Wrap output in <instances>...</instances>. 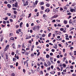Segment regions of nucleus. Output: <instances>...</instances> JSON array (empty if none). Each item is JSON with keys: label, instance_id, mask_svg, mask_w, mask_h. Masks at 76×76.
I'll return each mask as SVG.
<instances>
[{"label": "nucleus", "instance_id": "1", "mask_svg": "<svg viewBox=\"0 0 76 76\" xmlns=\"http://www.w3.org/2000/svg\"><path fill=\"white\" fill-rule=\"evenodd\" d=\"M0 37H1L0 41H1V42H2V41H3V39H4V37H3V35L1 34L0 35Z\"/></svg>", "mask_w": 76, "mask_h": 76}, {"label": "nucleus", "instance_id": "2", "mask_svg": "<svg viewBox=\"0 0 76 76\" xmlns=\"http://www.w3.org/2000/svg\"><path fill=\"white\" fill-rule=\"evenodd\" d=\"M9 45H7L6 47L5 48V49L4 50V51H7V49L9 48Z\"/></svg>", "mask_w": 76, "mask_h": 76}, {"label": "nucleus", "instance_id": "3", "mask_svg": "<svg viewBox=\"0 0 76 76\" xmlns=\"http://www.w3.org/2000/svg\"><path fill=\"white\" fill-rule=\"evenodd\" d=\"M58 17V15H54L52 18H51V20H53V19H54V18H57Z\"/></svg>", "mask_w": 76, "mask_h": 76}, {"label": "nucleus", "instance_id": "4", "mask_svg": "<svg viewBox=\"0 0 76 76\" xmlns=\"http://www.w3.org/2000/svg\"><path fill=\"white\" fill-rule=\"evenodd\" d=\"M70 10L71 12H76V10L73 9H70Z\"/></svg>", "mask_w": 76, "mask_h": 76}, {"label": "nucleus", "instance_id": "5", "mask_svg": "<svg viewBox=\"0 0 76 76\" xmlns=\"http://www.w3.org/2000/svg\"><path fill=\"white\" fill-rule=\"evenodd\" d=\"M39 28L40 26H36V30H37V31H38V30L39 29Z\"/></svg>", "mask_w": 76, "mask_h": 76}, {"label": "nucleus", "instance_id": "6", "mask_svg": "<svg viewBox=\"0 0 76 76\" xmlns=\"http://www.w3.org/2000/svg\"><path fill=\"white\" fill-rule=\"evenodd\" d=\"M50 11V9H49V8H48L47 9H46L45 10V12H47V13H48V12H49Z\"/></svg>", "mask_w": 76, "mask_h": 76}, {"label": "nucleus", "instance_id": "7", "mask_svg": "<svg viewBox=\"0 0 76 76\" xmlns=\"http://www.w3.org/2000/svg\"><path fill=\"white\" fill-rule=\"evenodd\" d=\"M48 65L50 66L51 64V63L49 61H48L47 62Z\"/></svg>", "mask_w": 76, "mask_h": 76}, {"label": "nucleus", "instance_id": "8", "mask_svg": "<svg viewBox=\"0 0 76 76\" xmlns=\"http://www.w3.org/2000/svg\"><path fill=\"white\" fill-rule=\"evenodd\" d=\"M44 4V3L43 2H40L39 3V4L40 6L42 5H43Z\"/></svg>", "mask_w": 76, "mask_h": 76}, {"label": "nucleus", "instance_id": "9", "mask_svg": "<svg viewBox=\"0 0 76 76\" xmlns=\"http://www.w3.org/2000/svg\"><path fill=\"white\" fill-rule=\"evenodd\" d=\"M40 59L42 61H45V60L44 59V58L41 57H40Z\"/></svg>", "mask_w": 76, "mask_h": 76}, {"label": "nucleus", "instance_id": "10", "mask_svg": "<svg viewBox=\"0 0 76 76\" xmlns=\"http://www.w3.org/2000/svg\"><path fill=\"white\" fill-rule=\"evenodd\" d=\"M28 2L27 1H26V3L25 4H24V6H27V5H28Z\"/></svg>", "mask_w": 76, "mask_h": 76}, {"label": "nucleus", "instance_id": "11", "mask_svg": "<svg viewBox=\"0 0 76 76\" xmlns=\"http://www.w3.org/2000/svg\"><path fill=\"white\" fill-rule=\"evenodd\" d=\"M8 7L9 8H10L11 7V5L9 4H8L7 5Z\"/></svg>", "mask_w": 76, "mask_h": 76}, {"label": "nucleus", "instance_id": "12", "mask_svg": "<svg viewBox=\"0 0 76 76\" xmlns=\"http://www.w3.org/2000/svg\"><path fill=\"white\" fill-rule=\"evenodd\" d=\"M33 29L34 31H36V30H37V29H36V26H34L33 28Z\"/></svg>", "mask_w": 76, "mask_h": 76}, {"label": "nucleus", "instance_id": "13", "mask_svg": "<svg viewBox=\"0 0 76 76\" xmlns=\"http://www.w3.org/2000/svg\"><path fill=\"white\" fill-rule=\"evenodd\" d=\"M15 7H18V2H16L15 4Z\"/></svg>", "mask_w": 76, "mask_h": 76}, {"label": "nucleus", "instance_id": "14", "mask_svg": "<svg viewBox=\"0 0 76 76\" xmlns=\"http://www.w3.org/2000/svg\"><path fill=\"white\" fill-rule=\"evenodd\" d=\"M5 56H6V60L8 59V55L7 53L5 54Z\"/></svg>", "mask_w": 76, "mask_h": 76}, {"label": "nucleus", "instance_id": "15", "mask_svg": "<svg viewBox=\"0 0 76 76\" xmlns=\"http://www.w3.org/2000/svg\"><path fill=\"white\" fill-rule=\"evenodd\" d=\"M73 29H75V28L73 27H71L70 28V29L69 31H72V30H73Z\"/></svg>", "mask_w": 76, "mask_h": 76}, {"label": "nucleus", "instance_id": "16", "mask_svg": "<svg viewBox=\"0 0 76 76\" xmlns=\"http://www.w3.org/2000/svg\"><path fill=\"white\" fill-rule=\"evenodd\" d=\"M64 24H67V21L66 20H64Z\"/></svg>", "mask_w": 76, "mask_h": 76}, {"label": "nucleus", "instance_id": "17", "mask_svg": "<svg viewBox=\"0 0 76 76\" xmlns=\"http://www.w3.org/2000/svg\"><path fill=\"white\" fill-rule=\"evenodd\" d=\"M10 40H12V41H14V40H15V39H14V38H13V37H11L10 38Z\"/></svg>", "mask_w": 76, "mask_h": 76}, {"label": "nucleus", "instance_id": "18", "mask_svg": "<svg viewBox=\"0 0 76 76\" xmlns=\"http://www.w3.org/2000/svg\"><path fill=\"white\" fill-rule=\"evenodd\" d=\"M44 66L46 67H47L48 66L47 64H46V62H44Z\"/></svg>", "mask_w": 76, "mask_h": 76}, {"label": "nucleus", "instance_id": "19", "mask_svg": "<svg viewBox=\"0 0 76 76\" xmlns=\"http://www.w3.org/2000/svg\"><path fill=\"white\" fill-rule=\"evenodd\" d=\"M31 16V13L28 14V18H29Z\"/></svg>", "mask_w": 76, "mask_h": 76}, {"label": "nucleus", "instance_id": "20", "mask_svg": "<svg viewBox=\"0 0 76 76\" xmlns=\"http://www.w3.org/2000/svg\"><path fill=\"white\" fill-rule=\"evenodd\" d=\"M46 6L47 7H49L50 6V4L48 3L46 4Z\"/></svg>", "mask_w": 76, "mask_h": 76}, {"label": "nucleus", "instance_id": "21", "mask_svg": "<svg viewBox=\"0 0 76 76\" xmlns=\"http://www.w3.org/2000/svg\"><path fill=\"white\" fill-rule=\"evenodd\" d=\"M28 54H29V52H26L25 53V55H27V56H28Z\"/></svg>", "mask_w": 76, "mask_h": 76}, {"label": "nucleus", "instance_id": "22", "mask_svg": "<svg viewBox=\"0 0 76 76\" xmlns=\"http://www.w3.org/2000/svg\"><path fill=\"white\" fill-rule=\"evenodd\" d=\"M13 61H16V58H13Z\"/></svg>", "mask_w": 76, "mask_h": 76}, {"label": "nucleus", "instance_id": "23", "mask_svg": "<svg viewBox=\"0 0 76 76\" xmlns=\"http://www.w3.org/2000/svg\"><path fill=\"white\" fill-rule=\"evenodd\" d=\"M46 57L48 58H49V57H50V56L49 55L47 54L46 56Z\"/></svg>", "mask_w": 76, "mask_h": 76}, {"label": "nucleus", "instance_id": "24", "mask_svg": "<svg viewBox=\"0 0 76 76\" xmlns=\"http://www.w3.org/2000/svg\"><path fill=\"white\" fill-rule=\"evenodd\" d=\"M33 3L34 4L33 5V7H36V6L35 5V2H33Z\"/></svg>", "mask_w": 76, "mask_h": 76}, {"label": "nucleus", "instance_id": "25", "mask_svg": "<svg viewBox=\"0 0 76 76\" xmlns=\"http://www.w3.org/2000/svg\"><path fill=\"white\" fill-rule=\"evenodd\" d=\"M38 1L36 0L35 2V4L37 5V3H38Z\"/></svg>", "mask_w": 76, "mask_h": 76}, {"label": "nucleus", "instance_id": "26", "mask_svg": "<svg viewBox=\"0 0 76 76\" xmlns=\"http://www.w3.org/2000/svg\"><path fill=\"white\" fill-rule=\"evenodd\" d=\"M22 48H25V45H24V44L23 45Z\"/></svg>", "mask_w": 76, "mask_h": 76}, {"label": "nucleus", "instance_id": "27", "mask_svg": "<svg viewBox=\"0 0 76 76\" xmlns=\"http://www.w3.org/2000/svg\"><path fill=\"white\" fill-rule=\"evenodd\" d=\"M22 25H23V23H22V22H21L20 24V26H21Z\"/></svg>", "mask_w": 76, "mask_h": 76}, {"label": "nucleus", "instance_id": "28", "mask_svg": "<svg viewBox=\"0 0 76 76\" xmlns=\"http://www.w3.org/2000/svg\"><path fill=\"white\" fill-rule=\"evenodd\" d=\"M19 25H16L15 26V28H19Z\"/></svg>", "mask_w": 76, "mask_h": 76}, {"label": "nucleus", "instance_id": "29", "mask_svg": "<svg viewBox=\"0 0 76 76\" xmlns=\"http://www.w3.org/2000/svg\"><path fill=\"white\" fill-rule=\"evenodd\" d=\"M41 9L42 10H44V7L42 6L41 7Z\"/></svg>", "mask_w": 76, "mask_h": 76}, {"label": "nucleus", "instance_id": "30", "mask_svg": "<svg viewBox=\"0 0 76 76\" xmlns=\"http://www.w3.org/2000/svg\"><path fill=\"white\" fill-rule=\"evenodd\" d=\"M51 33H49L48 35V37H50V36H51Z\"/></svg>", "mask_w": 76, "mask_h": 76}, {"label": "nucleus", "instance_id": "31", "mask_svg": "<svg viewBox=\"0 0 76 76\" xmlns=\"http://www.w3.org/2000/svg\"><path fill=\"white\" fill-rule=\"evenodd\" d=\"M60 30L61 31H63L64 30V28H61Z\"/></svg>", "mask_w": 76, "mask_h": 76}, {"label": "nucleus", "instance_id": "32", "mask_svg": "<svg viewBox=\"0 0 76 76\" xmlns=\"http://www.w3.org/2000/svg\"><path fill=\"white\" fill-rule=\"evenodd\" d=\"M55 47L56 48V49H57V47H58L57 45L55 44Z\"/></svg>", "mask_w": 76, "mask_h": 76}, {"label": "nucleus", "instance_id": "33", "mask_svg": "<svg viewBox=\"0 0 76 76\" xmlns=\"http://www.w3.org/2000/svg\"><path fill=\"white\" fill-rule=\"evenodd\" d=\"M11 54L12 56H13V55H14V54H15V53L13 52H12L11 53Z\"/></svg>", "mask_w": 76, "mask_h": 76}, {"label": "nucleus", "instance_id": "34", "mask_svg": "<svg viewBox=\"0 0 76 76\" xmlns=\"http://www.w3.org/2000/svg\"><path fill=\"white\" fill-rule=\"evenodd\" d=\"M14 14L16 15V13H17V12H16V10H15L14 11Z\"/></svg>", "mask_w": 76, "mask_h": 76}, {"label": "nucleus", "instance_id": "35", "mask_svg": "<svg viewBox=\"0 0 76 76\" xmlns=\"http://www.w3.org/2000/svg\"><path fill=\"white\" fill-rule=\"evenodd\" d=\"M12 36H13V34L11 33L10 34V37H12Z\"/></svg>", "mask_w": 76, "mask_h": 76}, {"label": "nucleus", "instance_id": "36", "mask_svg": "<svg viewBox=\"0 0 76 76\" xmlns=\"http://www.w3.org/2000/svg\"><path fill=\"white\" fill-rule=\"evenodd\" d=\"M60 11H61V10H63V8H62L60 7Z\"/></svg>", "mask_w": 76, "mask_h": 76}, {"label": "nucleus", "instance_id": "37", "mask_svg": "<svg viewBox=\"0 0 76 76\" xmlns=\"http://www.w3.org/2000/svg\"><path fill=\"white\" fill-rule=\"evenodd\" d=\"M61 74V73L60 72H58V76H60Z\"/></svg>", "mask_w": 76, "mask_h": 76}, {"label": "nucleus", "instance_id": "38", "mask_svg": "<svg viewBox=\"0 0 76 76\" xmlns=\"http://www.w3.org/2000/svg\"><path fill=\"white\" fill-rule=\"evenodd\" d=\"M31 57H34V54L32 53L31 54Z\"/></svg>", "mask_w": 76, "mask_h": 76}, {"label": "nucleus", "instance_id": "39", "mask_svg": "<svg viewBox=\"0 0 76 76\" xmlns=\"http://www.w3.org/2000/svg\"><path fill=\"white\" fill-rule=\"evenodd\" d=\"M75 6V4L74 3H73L72 4V6L74 7V6Z\"/></svg>", "mask_w": 76, "mask_h": 76}, {"label": "nucleus", "instance_id": "40", "mask_svg": "<svg viewBox=\"0 0 76 76\" xmlns=\"http://www.w3.org/2000/svg\"><path fill=\"white\" fill-rule=\"evenodd\" d=\"M64 9H65V10H66L67 9V7H64Z\"/></svg>", "mask_w": 76, "mask_h": 76}, {"label": "nucleus", "instance_id": "41", "mask_svg": "<svg viewBox=\"0 0 76 76\" xmlns=\"http://www.w3.org/2000/svg\"><path fill=\"white\" fill-rule=\"evenodd\" d=\"M73 66H71L70 67V69H73Z\"/></svg>", "mask_w": 76, "mask_h": 76}, {"label": "nucleus", "instance_id": "42", "mask_svg": "<svg viewBox=\"0 0 76 76\" xmlns=\"http://www.w3.org/2000/svg\"><path fill=\"white\" fill-rule=\"evenodd\" d=\"M37 16H39V12H37Z\"/></svg>", "mask_w": 76, "mask_h": 76}, {"label": "nucleus", "instance_id": "43", "mask_svg": "<svg viewBox=\"0 0 76 76\" xmlns=\"http://www.w3.org/2000/svg\"><path fill=\"white\" fill-rule=\"evenodd\" d=\"M10 21L11 22H13V20L12 19H10Z\"/></svg>", "mask_w": 76, "mask_h": 76}, {"label": "nucleus", "instance_id": "44", "mask_svg": "<svg viewBox=\"0 0 76 76\" xmlns=\"http://www.w3.org/2000/svg\"><path fill=\"white\" fill-rule=\"evenodd\" d=\"M72 76H76V74H72Z\"/></svg>", "mask_w": 76, "mask_h": 76}, {"label": "nucleus", "instance_id": "45", "mask_svg": "<svg viewBox=\"0 0 76 76\" xmlns=\"http://www.w3.org/2000/svg\"><path fill=\"white\" fill-rule=\"evenodd\" d=\"M57 57L58 58H60V56H59V55H58L57 56Z\"/></svg>", "mask_w": 76, "mask_h": 76}, {"label": "nucleus", "instance_id": "46", "mask_svg": "<svg viewBox=\"0 0 76 76\" xmlns=\"http://www.w3.org/2000/svg\"><path fill=\"white\" fill-rule=\"evenodd\" d=\"M26 26L27 27H29V24L28 23H27L26 24Z\"/></svg>", "mask_w": 76, "mask_h": 76}, {"label": "nucleus", "instance_id": "47", "mask_svg": "<svg viewBox=\"0 0 76 76\" xmlns=\"http://www.w3.org/2000/svg\"><path fill=\"white\" fill-rule=\"evenodd\" d=\"M55 22H56V20H53L52 21V23Z\"/></svg>", "mask_w": 76, "mask_h": 76}, {"label": "nucleus", "instance_id": "48", "mask_svg": "<svg viewBox=\"0 0 76 76\" xmlns=\"http://www.w3.org/2000/svg\"><path fill=\"white\" fill-rule=\"evenodd\" d=\"M51 51H52V52H54V51H55V50H54V49H52L51 50Z\"/></svg>", "mask_w": 76, "mask_h": 76}, {"label": "nucleus", "instance_id": "49", "mask_svg": "<svg viewBox=\"0 0 76 76\" xmlns=\"http://www.w3.org/2000/svg\"><path fill=\"white\" fill-rule=\"evenodd\" d=\"M50 56H53V53H50Z\"/></svg>", "mask_w": 76, "mask_h": 76}, {"label": "nucleus", "instance_id": "50", "mask_svg": "<svg viewBox=\"0 0 76 76\" xmlns=\"http://www.w3.org/2000/svg\"><path fill=\"white\" fill-rule=\"evenodd\" d=\"M62 74V75H65V74H66V73L65 72H62L61 73Z\"/></svg>", "mask_w": 76, "mask_h": 76}, {"label": "nucleus", "instance_id": "51", "mask_svg": "<svg viewBox=\"0 0 76 76\" xmlns=\"http://www.w3.org/2000/svg\"><path fill=\"white\" fill-rule=\"evenodd\" d=\"M34 11L35 12H37V11H38V10L37 9H36Z\"/></svg>", "mask_w": 76, "mask_h": 76}, {"label": "nucleus", "instance_id": "52", "mask_svg": "<svg viewBox=\"0 0 76 76\" xmlns=\"http://www.w3.org/2000/svg\"><path fill=\"white\" fill-rule=\"evenodd\" d=\"M12 47L13 48H14V49H16V46H14Z\"/></svg>", "mask_w": 76, "mask_h": 76}, {"label": "nucleus", "instance_id": "53", "mask_svg": "<svg viewBox=\"0 0 76 76\" xmlns=\"http://www.w3.org/2000/svg\"><path fill=\"white\" fill-rule=\"evenodd\" d=\"M61 26V25H60V24H58L57 25V26H58V27H59V26Z\"/></svg>", "mask_w": 76, "mask_h": 76}, {"label": "nucleus", "instance_id": "54", "mask_svg": "<svg viewBox=\"0 0 76 76\" xmlns=\"http://www.w3.org/2000/svg\"><path fill=\"white\" fill-rule=\"evenodd\" d=\"M48 75H49V74H48V73H47L46 74L45 76H48Z\"/></svg>", "mask_w": 76, "mask_h": 76}, {"label": "nucleus", "instance_id": "55", "mask_svg": "<svg viewBox=\"0 0 76 76\" xmlns=\"http://www.w3.org/2000/svg\"><path fill=\"white\" fill-rule=\"evenodd\" d=\"M50 61L52 64H54V63L53 62V61Z\"/></svg>", "mask_w": 76, "mask_h": 76}, {"label": "nucleus", "instance_id": "56", "mask_svg": "<svg viewBox=\"0 0 76 76\" xmlns=\"http://www.w3.org/2000/svg\"><path fill=\"white\" fill-rule=\"evenodd\" d=\"M36 38H39V36L38 35H37L36 36Z\"/></svg>", "mask_w": 76, "mask_h": 76}, {"label": "nucleus", "instance_id": "57", "mask_svg": "<svg viewBox=\"0 0 76 76\" xmlns=\"http://www.w3.org/2000/svg\"><path fill=\"white\" fill-rule=\"evenodd\" d=\"M46 51H49V49L47 48L46 50Z\"/></svg>", "mask_w": 76, "mask_h": 76}, {"label": "nucleus", "instance_id": "58", "mask_svg": "<svg viewBox=\"0 0 76 76\" xmlns=\"http://www.w3.org/2000/svg\"><path fill=\"white\" fill-rule=\"evenodd\" d=\"M12 76H15V74H14V73H12Z\"/></svg>", "mask_w": 76, "mask_h": 76}, {"label": "nucleus", "instance_id": "59", "mask_svg": "<svg viewBox=\"0 0 76 76\" xmlns=\"http://www.w3.org/2000/svg\"><path fill=\"white\" fill-rule=\"evenodd\" d=\"M7 17L6 18H5L4 20H7Z\"/></svg>", "mask_w": 76, "mask_h": 76}, {"label": "nucleus", "instance_id": "60", "mask_svg": "<svg viewBox=\"0 0 76 76\" xmlns=\"http://www.w3.org/2000/svg\"><path fill=\"white\" fill-rule=\"evenodd\" d=\"M18 63L17 62L16 63V66H18Z\"/></svg>", "mask_w": 76, "mask_h": 76}, {"label": "nucleus", "instance_id": "61", "mask_svg": "<svg viewBox=\"0 0 76 76\" xmlns=\"http://www.w3.org/2000/svg\"><path fill=\"white\" fill-rule=\"evenodd\" d=\"M71 13H67V15H71Z\"/></svg>", "mask_w": 76, "mask_h": 76}, {"label": "nucleus", "instance_id": "62", "mask_svg": "<svg viewBox=\"0 0 76 76\" xmlns=\"http://www.w3.org/2000/svg\"><path fill=\"white\" fill-rule=\"evenodd\" d=\"M4 3L5 4H7V1H5L4 2Z\"/></svg>", "mask_w": 76, "mask_h": 76}, {"label": "nucleus", "instance_id": "63", "mask_svg": "<svg viewBox=\"0 0 76 76\" xmlns=\"http://www.w3.org/2000/svg\"><path fill=\"white\" fill-rule=\"evenodd\" d=\"M45 35L44 34H43L42 35V37H45Z\"/></svg>", "mask_w": 76, "mask_h": 76}, {"label": "nucleus", "instance_id": "64", "mask_svg": "<svg viewBox=\"0 0 76 76\" xmlns=\"http://www.w3.org/2000/svg\"><path fill=\"white\" fill-rule=\"evenodd\" d=\"M63 66L64 67H66V64H63Z\"/></svg>", "mask_w": 76, "mask_h": 76}]
</instances>
